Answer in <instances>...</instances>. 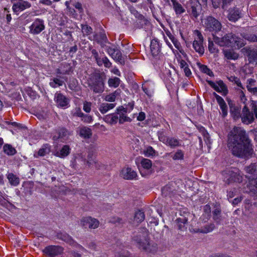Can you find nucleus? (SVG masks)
<instances>
[{
	"mask_svg": "<svg viewBox=\"0 0 257 257\" xmlns=\"http://www.w3.org/2000/svg\"><path fill=\"white\" fill-rule=\"evenodd\" d=\"M228 147L232 154L238 158L246 159L253 154L250 141L241 127H235L230 131L228 135Z\"/></svg>",
	"mask_w": 257,
	"mask_h": 257,
	"instance_id": "nucleus-1",
	"label": "nucleus"
},
{
	"mask_svg": "<svg viewBox=\"0 0 257 257\" xmlns=\"http://www.w3.org/2000/svg\"><path fill=\"white\" fill-rule=\"evenodd\" d=\"M213 40L216 44L220 46L239 48L245 45L243 39L232 33L227 34L222 37L213 35Z\"/></svg>",
	"mask_w": 257,
	"mask_h": 257,
	"instance_id": "nucleus-2",
	"label": "nucleus"
},
{
	"mask_svg": "<svg viewBox=\"0 0 257 257\" xmlns=\"http://www.w3.org/2000/svg\"><path fill=\"white\" fill-rule=\"evenodd\" d=\"M104 73L95 72L91 74L88 79L90 89L96 93H101L104 90Z\"/></svg>",
	"mask_w": 257,
	"mask_h": 257,
	"instance_id": "nucleus-3",
	"label": "nucleus"
},
{
	"mask_svg": "<svg viewBox=\"0 0 257 257\" xmlns=\"http://www.w3.org/2000/svg\"><path fill=\"white\" fill-rule=\"evenodd\" d=\"M134 101L129 102L127 104H124L117 109L119 117V122L123 123L125 122H131L135 117L136 114H130L134 107Z\"/></svg>",
	"mask_w": 257,
	"mask_h": 257,
	"instance_id": "nucleus-4",
	"label": "nucleus"
},
{
	"mask_svg": "<svg viewBox=\"0 0 257 257\" xmlns=\"http://www.w3.org/2000/svg\"><path fill=\"white\" fill-rule=\"evenodd\" d=\"M203 26L205 30L216 33L222 28L221 23L212 16H208L204 20Z\"/></svg>",
	"mask_w": 257,
	"mask_h": 257,
	"instance_id": "nucleus-5",
	"label": "nucleus"
},
{
	"mask_svg": "<svg viewBox=\"0 0 257 257\" xmlns=\"http://www.w3.org/2000/svg\"><path fill=\"white\" fill-rule=\"evenodd\" d=\"M149 231L146 228H141L139 232L132 238L133 241L136 244L137 247L140 249L144 246L149 240Z\"/></svg>",
	"mask_w": 257,
	"mask_h": 257,
	"instance_id": "nucleus-6",
	"label": "nucleus"
},
{
	"mask_svg": "<svg viewBox=\"0 0 257 257\" xmlns=\"http://www.w3.org/2000/svg\"><path fill=\"white\" fill-rule=\"evenodd\" d=\"M187 11L190 16L197 19L201 11V5L198 0H190L187 4Z\"/></svg>",
	"mask_w": 257,
	"mask_h": 257,
	"instance_id": "nucleus-7",
	"label": "nucleus"
},
{
	"mask_svg": "<svg viewBox=\"0 0 257 257\" xmlns=\"http://www.w3.org/2000/svg\"><path fill=\"white\" fill-rule=\"evenodd\" d=\"M194 33L196 35L197 37L195 38L193 41V48L196 52L200 55H203L204 53V48L203 45V37L201 32L198 30H195Z\"/></svg>",
	"mask_w": 257,
	"mask_h": 257,
	"instance_id": "nucleus-8",
	"label": "nucleus"
},
{
	"mask_svg": "<svg viewBox=\"0 0 257 257\" xmlns=\"http://www.w3.org/2000/svg\"><path fill=\"white\" fill-rule=\"evenodd\" d=\"M44 21L40 19H36L30 26V33L33 35H38L45 29Z\"/></svg>",
	"mask_w": 257,
	"mask_h": 257,
	"instance_id": "nucleus-9",
	"label": "nucleus"
},
{
	"mask_svg": "<svg viewBox=\"0 0 257 257\" xmlns=\"http://www.w3.org/2000/svg\"><path fill=\"white\" fill-rule=\"evenodd\" d=\"M80 224L84 228L95 229L99 226V221L94 218L88 216L83 217L80 220Z\"/></svg>",
	"mask_w": 257,
	"mask_h": 257,
	"instance_id": "nucleus-10",
	"label": "nucleus"
},
{
	"mask_svg": "<svg viewBox=\"0 0 257 257\" xmlns=\"http://www.w3.org/2000/svg\"><path fill=\"white\" fill-rule=\"evenodd\" d=\"M63 250L64 248L59 245H49L46 247L43 251L50 257H55L61 254L63 252Z\"/></svg>",
	"mask_w": 257,
	"mask_h": 257,
	"instance_id": "nucleus-11",
	"label": "nucleus"
},
{
	"mask_svg": "<svg viewBox=\"0 0 257 257\" xmlns=\"http://www.w3.org/2000/svg\"><path fill=\"white\" fill-rule=\"evenodd\" d=\"M12 3V9L15 13L23 11L31 7V4L29 2L24 0H13Z\"/></svg>",
	"mask_w": 257,
	"mask_h": 257,
	"instance_id": "nucleus-12",
	"label": "nucleus"
},
{
	"mask_svg": "<svg viewBox=\"0 0 257 257\" xmlns=\"http://www.w3.org/2000/svg\"><path fill=\"white\" fill-rule=\"evenodd\" d=\"M207 82L215 90L220 93L222 95H226L228 93L227 87L222 80H219L216 83L211 81H207Z\"/></svg>",
	"mask_w": 257,
	"mask_h": 257,
	"instance_id": "nucleus-13",
	"label": "nucleus"
},
{
	"mask_svg": "<svg viewBox=\"0 0 257 257\" xmlns=\"http://www.w3.org/2000/svg\"><path fill=\"white\" fill-rule=\"evenodd\" d=\"M240 118L242 122L246 124L251 123L254 120L253 113L249 110L246 105L242 108Z\"/></svg>",
	"mask_w": 257,
	"mask_h": 257,
	"instance_id": "nucleus-14",
	"label": "nucleus"
},
{
	"mask_svg": "<svg viewBox=\"0 0 257 257\" xmlns=\"http://www.w3.org/2000/svg\"><path fill=\"white\" fill-rule=\"evenodd\" d=\"M225 174L227 175L226 177H228L229 182H240L242 180V176L237 169L233 168L226 171Z\"/></svg>",
	"mask_w": 257,
	"mask_h": 257,
	"instance_id": "nucleus-15",
	"label": "nucleus"
},
{
	"mask_svg": "<svg viewBox=\"0 0 257 257\" xmlns=\"http://www.w3.org/2000/svg\"><path fill=\"white\" fill-rule=\"evenodd\" d=\"M107 52L114 60L118 61L121 64L124 63V58L122 56L120 51L117 48L108 47Z\"/></svg>",
	"mask_w": 257,
	"mask_h": 257,
	"instance_id": "nucleus-16",
	"label": "nucleus"
},
{
	"mask_svg": "<svg viewBox=\"0 0 257 257\" xmlns=\"http://www.w3.org/2000/svg\"><path fill=\"white\" fill-rule=\"evenodd\" d=\"M57 133L58 135L53 137V140L55 141L60 140L61 142H64L67 140L70 135V132L64 127L59 128Z\"/></svg>",
	"mask_w": 257,
	"mask_h": 257,
	"instance_id": "nucleus-17",
	"label": "nucleus"
},
{
	"mask_svg": "<svg viewBox=\"0 0 257 257\" xmlns=\"http://www.w3.org/2000/svg\"><path fill=\"white\" fill-rule=\"evenodd\" d=\"M242 17V13L239 9L234 7L229 10L227 15L228 19L231 22H236Z\"/></svg>",
	"mask_w": 257,
	"mask_h": 257,
	"instance_id": "nucleus-18",
	"label": "nucleus"
},
{
	"mask_svg": "<svg viewBox=\"0 0 257 257\" xmlns=\"http://www.w3.org/2000/svg\"><path fill=\"white\" fill-rule=\"evenodd\" d=\"M246 172L251 176L248 178L251 180L257 179V161L245 167Z\"/></svg>",
	"mask_w": 257,
	"mask_h": 257,
	"instance_id": "nucleus-19",
	"label": "nucleus"
},
{
	"mask_svg": "<svg viewBox=\"0 0 257 257\" xmlns=\"http://www.w3.org/2000/svg\"><path fill=\"white\" fill-rule=\"evenodd\" d=\"M242 50L244 54L247 57L249 62H253L257 61V50L251 49L248 47L244 48Z\"/></svg>",
	"mask_w": 257,
	"mask_h": 257,
	"instance_id": "nucleus-20",
	"label": "nucleus"
},
{
	"mask_svg": "<svg viewBox=\"0 0 257 257\" xmlns=\"http://www.w3.org/2000/svg\"><path fill=\"white\" fill-rule=\"evenodd\" d=\"M120 176L124 179L132 180L135 178L137 175L135 171L127 167L122 169L120 173Z\"/></svg>",
	"mask_w": 257,
	"mask_h": 257,
	"instance_id": "nucleus-21",
	"label": "nucleus"
},
{
	"mask_svg": "<svg viewBox=\"0 0 257 257\" xmlns=\"http://www.w3.org/2000/svg\"><path fill=\"white\" fill-rule=\"evenodd\" d=\"M141 249L147 252L154 253L156 252L158 250V245L157 243L150 241L149 239L148 240L146 244H144V246Z\"/></svg>",
	"mask_w": 257,
	"mask_h": 257,
	"instance_id": "nucleus-22",
	"label": "nucleus"
},
{
	"mask_svg": "<svg viewBox=\"0 0 257 257\" xmlns=\"http://www.w3.org/2000/svg\"><path fill=\"white\" fill-rule=\"evenodd\" d=\"M150 49L152 55L154 57L158 56L160 54L161 47L158 39H154L151 41Z\"/></svg>",
	"mask_w": 257,
	"mask_h": 257,
	"instance_id": "nucleus-23",
	"label": "nucleus"
},
{
	"mask_svg": "<svg viewBox=\"0 0 257 257\" xmlns=\"http://www.w3.org/2000/svg\"><path fill=\"white\" fill-rule=\"evenodd\" d=\"M189 215L188 213H186L185 215H181L180 217L177 218L176 220L178 225V229L181 230H184L186 229L185 224L188 220V216Z\"/></svg>",
	"mask_w": 257,
	"mask_h": 257,
	"instance_id": "nucleus-24",
	"label": "nucleus"
},
{
	"mask_svg": "<svg viewBox=\"0 0 257 257\" xmlns=\"http://www.w3.org/2000/svg\"><path fill=\"white\" fill-rule=\"evenodd\" d=\"M56 237L58 239L62 240L70 244H73L74 243V241L71 236L66 232H58L56 234Z\"/></svg>",
	"mask_w": 257,
	"mask_h": 257,
	"instance_id": "nucleus-25",
	"label": "nucleus"
},
{
	"mask_svg": "<svg viewBox=\"0 0 257 257\" xmlns=\"http://www.w3.org/2000/svg\"><path fill=\"white\" fill-rule=\"evenodd\" d=\"M145 219V214L141 210H137L134 216V220L132 223L134 225H138Z\"/></svg>",
	"mask_w": 257,
	"mask_h": 257,
	"instance_id": "nucleus-26",
	"label": "nucleus"
},
{
	"mask_svg": "<svg viewBox=\"0 0 257 257\" xmlns=\"http://www.w3.org/2000/svg\"><path fill=\"white\" fill-rule=\"evenodd\" d=\"M173 9L176 15H181L185 13V10L177 0H171Z\"/></svg>",
	"mask_w": 257,
	"mask_h": 257,
	"instance_id": "nucleus-27",
	"label": "nucleus"
},
{
	"mask_svg": "<svg viewBox=\"0 0 257 257\" xmlns=\"http://www.w3.org/2000/svg\"><path fill=\"white\" fill-rule=\"evenodd\" d=\"M142 88L148 96H151L154 94L153 84L150 82L146 81L143 84Z\"/></svg>",
	"mask_w": 257,
	"mask_h": 257,
	"instance_id": "nucleus-28",
	"label": "nucleus"
},
{
	"mask_svg": "<svg viewBox=\"0 0 257 257\" xmlns=\"http://www.w3.org/2000/svg\"><path fill=\"white\" fill-rule=\"evenodd\" d=\"M115 106V103L103 102L100 105L99 110L102 113L104 114L107 112L109 109H112Z\"/></svg>",
	"mask_w": 257,
	"mask_h": 257,
	"instance_id": "nucleus-29",
	"label": "nucleus"
},
{
	"mask_svg": "<svg viewBox=\"0 0 257 257\" xmlns=\"http://www.w3.org/2000/svg\"><path fill=\"white\" fill-rule=\"evenodd\" d=\"M95 61H96L97 65L99 66L104 65L105 67L109 68L111 65V63L105 56H103L102 57L99 56L98 58V59H96Z\"/></svg>",
	"mask_w": 257,
	"mask_h": 257,
	"instance_id": "nucleus-30",
	"label": "nucleus"
},
{
	"mask_svg": "<svg viewBox=\"0 0 257 257\" xmlns=\"http://www.w3.org/2000/svg\"><path fill=\"white\" fill-rule=\"evenodd\" d=\"M167 145L172 148H175L181 145V141L174 137H169L168 141H167Z\"/></svg>",
	"mask_w": 257,
	"mask_h": 257,
	"instance_id": "nucleus-31",
	"label": "nucleus"
},
{
	"mask_svg": "<svg viewBox=\"0 0 257 257\" xmlns=\"http://www.w3.org/2000/svg\"><path fill=\"white\" fill-rule=\"evenodd\" d=\"M70 148L68 145H64L59 152H57L56 156L60 158H64L70 154Z\"/></svg>",
	"mask_w": 257,
	"mask_h": 257,
	"instance_id": "nucleus-32",
	"label": "nucleus"
},
{
	"mask_svg": "<svg viewBox=\"0 0 257 257\" xmlns=\"http://www.w3.org/2000/svg\"><path fill=\"white\" fill-rule=\"evenodd\" d=\"M214 227L215 225L213 223H210L201 227L200 228L197 229V230L195 231L196 232L207 233L212 231L214 229Z\"/></svg>",
	"mask_w": 257,
	"mask_h": 257,
	"instance_id": "nucleus-33",
	"label": "nucleus"
},
{
	"mask_svg": "<svg viewBox=\"0 0 257 257\" xmlns=\"http://www.w3.org/2000/svg\"><path fill=\"white\" fill-rule=\"evenodd\" d=\"M80 136L85 139H89L92 136L91 130L87 127H83L80 129Z\"/></svg>",
	"mask_w": 257,
	"mask_h": 257,
	"instance_id": "nucleus-34",
	"label": "nucleus"
},
{
	"mask_svg": "<svg viewBox=\"0 0 257 257\" xmlns=\"http://www.w3.org/2000/svg\"><path fill=\"white\" fill-rule=\"evenodd\" d=\"M230 105V111L234 119H236L240 117V110L238 106L233 105L232 104Z\"/></svg>",
	"mask_w": 257,
	"mask_h": 257,
	"instance_id": "nucleus-35",
	"label": "nucleus"
},
{
	"mask_svg": "<svg viewBox=\"0 0 257 257\" xmlns=\"http://www.w3.org/2000/svg\"><path fill=\"white\" fill-rule=\"evenodd\" d=\"M7 178L9 180V181L11 185L17 186L20 183V179L19 178L17 177L13 173H9L7 175Z\"/></svg>",
	"mask_w": 257,
	"mask_h": 257,
	"instance_id": "nucleus-36",
	"label": "nucleus"
},
{
	"mask_svg": "<svg viewBox=\"0 0 257 257\" xmlns=\"http://www.w3.org/2000/svg\"><path fill=\"white\" fill-rule=\"evenodd\" d=\"M221 209L216 207L212 211L213 219L217 223L221 221Z\"/></svg>",
	"mask_w": 257,
	"mask_h": 257,
	"instance_id": "nucleus-37",
	"label": "nucleus"
},
{
	"mask_svg": "<svg viewBox=\"0 0 257 257\" xmlns=\"http://www.w3.org/2000/svg\"><path fill=\"white\" fill-rule=\"evenodd\" d=\"M3 150L9 156H13L17 153L16 150L9 144H5L3 147Z\"/></svg>",
	"mask_w": 257,
	"mask_h": 257,
	"instance_id": "nucleus-38",
	"label": "nucleus"
},
{
	"mask_svg": "<svg viewBox=\"0 0 257 257\" xmlns=\"http://www.w3.org/2000/svg\"><path fill=\"white\" fill-rule=\"evenodd\" d=\"M247 85L246 86L248 90L252 92L253 95H257V87H253L254 85L255 81L252 79H249L247 81Z\"/></svg>",
	"mask_w": 257,
	"mask_h": 257,
	"instance_id": "nucleus-39",
	"label": "nucleus"
},
{
	"mask_svg": "<svg viewBox=\"0 0 257 257\" xmlns=\"http://www.w3.org/2000/svg\"><path fill=\"white\" fill-rule=\"evenodd\" d=\"M93 40L98 43H105L107 41V37L103 32H100L94 36Z\"/></svg>",
	"mask_w": 257,
	"mask_h": 257,
	"instance_id": "nucleus-40",
	"label": "nucleus"
},
{
	"mask_svg": "<svg viewBox=\"0 0 257 257\" xmlns=\"http://www.w3.org/2000/svg\"><path fill=\"white\" fill-rule=\"evenodd\" d=\"M120 82V79L116 77H112L109 78L108 80V86L110 87H117L119 86Z\"/></svg>",
	"mask_w": 257,
	"mask_h": 257,
	"instance_id": "nucleus-41",
	"label": "nucleus"
},
{
	"mask_svg": "<svg viewBox=\"0 0 257 257\" xmlns=\"http://www.w3.org/2000/svg\"><path fill=\"white\" fill-rule=\"evenodd\" d=\"M50 152V146L48 144L44 145L38 152V156H44Z\"/></svg>",
	"mask_w": 257,
	"mask_h": 257,
	"instance_id": "nucleus-42",
	"label": "nucleus"
},
{
	"mask_svg": "<svg viewBox=\"0 0 257 257\" xmlns=\"http://www.w3.org/2000/svg\"><path fill=\"white\" fill-rule=\"evenodd\" d=\"M55 101L58 106L64 107L68 105L69 100L67 97H56Z\"/></svg>",
	"mask_w": 257,
	"mask_h": 257,
	"instance_id": "nucleus-43",
	"label": "nucleus"
},
{
	"mask_svg": "<svg viewBox=\"0 0 257 257\" xmlns=\"http://www.w3.org/2000/svg\"><path fill=\"white\" fill-rule=\"evenodd\" d=\"M224 54L225 57L229 60H236L238 58L237 53L230 50L224 51Z\"/></svg>",
	"mask_w": 257,
	"mask_h": 257,
	"instance_id": "nucleus-44",
	"label": "nucleus"
},
{
	"mask_svg": "<svg viewBox=\"0 0 257 257\" xmlns=\"http://www.w3.org/2000/svg\"><path fill=\"white\" fill-rule=\"evenodd\" d=\"M141 164L144 169L148 170L150 169L152 166V161L146 158L142 159Z\"/></svg>",
	"mask_w": 257,
	"mask_h": 257,
	"instance_id": "nucleus-45",
	"label": "nucleus"
},
{
	"mask_svg": "<svg viewBox=\"0 0 257 257\" xmlns=\"http://www.w3.org/2000/svg\"><path fill=\"white\" fill-rule=\"evenodd\" d=\"M107 119L110 123H116L118 120L119 121L117 112L116 113H113L108 115Z\"/></svg>",
	"mask_w": 257,
	"mask_h": 257,
	"instance_id": "nucleus-46",
	"label": "nucleus"
},
{
	"mask_svg": "<svg viewBox=\"0 0 257 257\" xmlns=\"http://www.w3.org/2000/svg\"><path fill=\"white\" fill-rule=\"evenodd\" d=\"M63 84V81L58 78H53L50 82V85L53 87H57L58 86H62Z\"/></svg>",
	"mask_w": 257,
	"mask_h": 257,
	"instance_id": "nucleus-47",
	"label": "nucleus"
},
{
	"mask_svg": "<svg viewBox=\"0 0 257 257\" xmlns=\"http://www.w3.org/2000/svg\"><path fill=\"white\" fill-rule=\"evenodd\" d=\"M184 153L181 150H178L171 157L174 160H183L184 158Z\"/></svg>",
	"mask_w": 257,
	"mask_h": 257,
	"instance_id": "nucleus-48",
	"label": "nucleus"
},
{
	"mask_svg": "<svg viewBox=\"0 0 257 257\" xmlns=\"http://www.w3.org/2000/svg\"><path fill=\"white\" fill-rule=\"evenodd\" d=\"M229 81L234 82L235 84L237 85V86L240 88L243 89V87H242L241 83L240 81V80L237 77H235L234 76H230L227 77Z\"/></svg>",
	"mask_w": 257,
	"mask_h": 257,
	"instance_id": "nucleus-49",
	"label": "nucleus"
},
{
	"mask_svg": "<svg viewBox=\"0 0 257 257\" xmlns=\"http://www.w3.org/2000/svg\"><path fill=\"white\" fill-rule=\"evenodd\" d=\"M82 31L84 35H89L92 33V29L87 25H82Z\"/></svg>",
	"mask_w": 257,
	"mask_h": 257,
	"instance_id": "nucleus-50",
	"label": "nucleus"
},
{
	"mask_svg": "<svg viewBox=\"0 0 257 257\" xmlns=\"http://www.w3.org/2000/svg\"><path fill=\"white\" fill-rule=\"evenodd\" d=\"M131 13L132 14H133L138 19L143 21V22H144L145 24L146 23L147 20L144 19V16L138 13L137 11H136L135 9H133L131 10Z\"/></svg>",
	"mask_w": 257,
	"mask_h": 257,
	"instance_id": "nucleus-51",
	"label": "nucleus"
},
{
	"mask_svg": "<svg viewBox=\"0 0 257 257\" xmlns=\"http://www.w3.org/2000/svg\"><path fill=\"white\" fill-rule=\"evenodd\" d=\"M243 38L250 42H257V35L254 34H245Z\"/></svg>",
	"mask_w": 257,
	"mask_h": 257,
	"instance_id": "nucleus-52",
	"label": "nucleus"
},
{
	"mask_svg": "<svg viewBox=\"0 0 257 257\" xmlns=\"http://www.w3.org/2000/svg\"><path fill=\"white\" fill-rule=\"evenodd\" d=\"M171 187L169 186H166L162 188V194L165 197L168 196H171Z\"/></svg>",
	"mask_w": 257,
	"mask_h": 257,
	"instance_id": "nucleus-53",
	"label": "nucleus"
},
{
	"mask_svg": "<svg viewBox=\"0 0 257 257\" xmlns=\"http://www.w3.org/2000/svg\"><path fill=\"white\" fill-rule=\"evenodd\" d=\"M200 69L203 73L208 74L210 76H212L213 75V72L206 65H202L200 67Z\"/></svg>",
	"mask_w": 257,
	"mask_h": 257,
	"instance_id": "nucleus-54",
	"label": "nucleus"
},
{
	"mask_svg": "<svg viewBox=\"0 0 257 257\" xmlns=\"http://www.w3.org/2000/svg\"><path fill=\"white\" fill-rule=\"evenodd\" d=\"M86 163L87 164L89 167L93 163L96 164V162L94 161L93 159V154L91 152L88 153L87 159L86 160Z\"/></svg>",
	"mask_w": 257,
	"mask_h": 257,
	"instance_id": "nucleus-55",
	"label": "nucleus"
},
{
	"mask_svg": "<svg viewBox=\"0 0 257 257\" xmlns=\"http://www.w3.org/2000/svg\"><path fill=\"white\" fill-rule=\"evenodd\" d=\"M155 153V151L150 146L147 147V149L144 151V154L146 156H153Z\"/></svg>",
	"mask_w": 257,
	"mask_h": 257,
	"instance_id": "nucleus-56",
	"label": "nucleus"
},
{
	"mask_svg": "<svg viewBox=\"0 0 257 257\" xmlns=\"http://www.w3.org/2000/svg\"><path fill=\"white\" fill-rule=\"evenodd\" d=\"M109 222L114 224H115L116 223L118 224L123 223V222L122 220V219L118 217H111L110 220Z\"/></svg>",
	"mask_w": 257,
	"mask_h": 257,
	"instance_id": "nucleus-57",
	"label": "nucleus"
},
{
	"mask_svg": "<svg viewBox=\"0 0 257 257\" xmlns=\"http://www.w3.org/2000/svg\"><path fill=\"white\" fill-rule=\"evenodd\" d=\"M208 49L211 53H215L217 51L213 42L209 41Z\"/></svg>",
	"mask_w": 257,
	"mask_h": 257,
	"instance_id": "nucleus-58",
	"label": "nucleus"
},
{
	"mask_svg": "<svg viewBox=\"0 0 257 257\" xmlns=\"http://www.w3.org/2000/svg\"><path fill=\"white\" fill-rule=\"evenodd\" d=\"M91 103L85 102L84 103L83 109L86 112H89L91 110Z\"/></svg>",
	"mask_w": 257,
	"mask_h": 257,
	"instance_id": "nucleus-59",
	"label": "nucleus"
},
{
	"mask_svg": "<svg viewBox=\"0 0 257 257\" xmlns=\"http://www.w3.org/2000/svg\"><path fill=\"white\" fill-rule=\"evenodd\" d=\"M232 0H222V8L223 9L226 10L228 6L230 4Z\"/></svg>",
	"mask_w": 257,
	"mask_h": 257,
	"instance_id": "nucleus-60",
	"label": "nucleus"
},
{
	"mask_svg": "<svg viewBox=\"0 0 257 257\" xmlns=\"http://www.w3.org/2000/svg\"><path fill=\"white\" fill-rule=\"evenodd\" d=\"M169 137H166L164 136L163 134H160L159 136V139L161 142H162L163 143L167 145V141H168V139Z\"/></svg>",
	"mask_w": 257,
	"mask_h": 257,
	"instance_id": "nucleus-61",
	"label": "nucleus"
},
{
	"mask_svg": "<svg viewBox=\"0 0 257 257\" xmlns=\"http://www.w3.org/2000/svg\"><path fill=\"white\" fill-rule=\"evenodd\" d=\"M220 108L221 109V110H222L223 116V117L227 115V110L226 104H225L223 105H220Z\"/></svg>",
	"mask_w": 257,
	"mask_h": 257,
	"instance_id": "nucleus-62",
	"label": "nucleus"
},
{
	"mask_svg": "<svg viewBox=\"0 0 257 257\" xmlns=\"http://www.w3.org/2000/svg\"><path fill=\"white\" fill-rule=\"evenodd\" d=\"M220 108L221 109V110H222L223 116V117L227 115V110L226 104H225L223 105H220Z\"/></svg>",
	"mask_w": 257,
	"mask_h": 257,
	"instance_id": "nucleus-63",
	"label": "nucleus"
},
{
	"mask_svg": "<svg viewBox=\"0 0 257 257\" xmlns=\"http://www.w3.org/2000/svg\"><path fill=\"white\" fill-rule=\"evenodd\" d=\"M251 105L252 106V107H251L252 110L254 112L255 116L256 118H257V105H256L255 103L254 102H253V101H252Z\"/></svg>",
	"mask_w": 257,
	"mask_h": 257,
	"instance_id": "nucleus-64",
	"label": "nucleus"
}]
</instances>
